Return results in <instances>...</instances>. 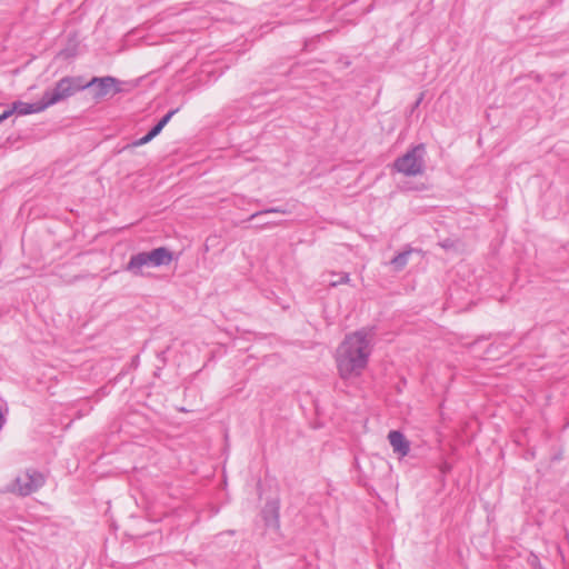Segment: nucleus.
<instances>
[{
  "instance_id": "f257e3e1",
  "label": "nucleus",
  "mask_w": 569,
  "mask_h": 569,
  "mask_svg": "<svg viewBox=\"0 0 569 569\" xmlns=\"http://www.w3.org/2000/svg\"><path fill=\"white\" fill-rule=\"evenodd\" d=\"M373 332L362 328L345 337L337 349L336 362L343 380L358 378L368 365L372 351Z\"/></svg>"
},
{
  "instance_id": "f03ea898",
  "label": "nucleus",
  "mask_w": 569,
  "mask_h": 569,
  "mask_svg": "<svg viewBox=\"0 0 569 569\" xmlns=\"http://www.w3.org/2000/svg\"><path fill=\"white\" fill-rule=\"evenodd\" d=\"M172 252L166 247H159L151 251H142L130 257L124 270L133 276H142L144 268H158L169 266L172 261Z\"/></svg>"
},
{
  "instance_id": "7ed1b4c3",
  "label": "nucleus",
  "mask_w": 569,
  "mask_h": 569,
  "mask_svg": "<svg viewBox=\"0 0 569 569\" xmlns=\"http://www.w3.org/2000/svg\"><path fill=\"white\" fill-rule=\"evenodd\" d=\"M84 90V79L80 76L61 78L52 88L47 89L42 98L48 108L66 101L77 92Z\"/></svg>"
},
{
  "instance_id": "20e7f679",
  "label": "nucleus",
  "mask_w": 569,
  "mask_h": 569,
  "mask_svg": "<svg viewBox=\"0 0 569 569\" xmlns=\"http://www.w3.org/2000/svg\"><path fill=\"white\" fill-rule=\"evenodd\" d=\"M426 147L419 143L410 148L403 156L396 159L393 168L407 177H416L425 171Z\"/></svg>"
},
{
  "instance_id": "39448f33",
  "label": "nucleus",
  "mask_w": 569,
  "mask_h": 569,
  "mask_svg": "<svg viewBox=\"0 0 569 569\" xmlns=\"http://www.w3.org/2000/svg\"><path fill=\"white\" fill-rule=\"evenodd\" d=\"M43 483L44 477L41 472L27 470L16 478L12 491L18 492L21 496H29L41 488Z\"/></svg>"
},
{
  "instance_id": "423d86ee",
  "label": "nucleus",
  "mask_w": 569,
  "mask_h": 569,
  "mask_svg": "<svg viewBox=\"0 0 569 569\" xmlns=\"http://www.w3.org/2000/svg\"><path fill=\"white\" fill-rule=\"evenodd\" d=\"M117 84L118 80L110 76L93 77L89 81L84 80V89L91 88L96 99H102L109 94L120 92V88Z\"/></svg>"
},
{
  "instance_id": "0eeeda50",
  "label": "nucleus",
  "mask_w": 569,
  "mask_h": 569,
  "mask_svg": "<svg viewBox=\"0 0 569 569\" xmlns=\"http://www.w3.org/2000/svg\"><path fill=\"white\" fill-rule=\"evenodd\" d=\"M13 110H16V113L18 116H27L32 113H39L48 109V106L43 98L37 102H23V101H14L13 103Z\"/></svg>"
},
{
  "instance_id": "6e6552de",
  "label": "nucleus",
  "mask_w": 569,
  "mask_h": 569,
  "mask_svg": "<svg viewBox=\"0 0 569 569\" xmlns=\"http://www.w3.org/2000/svg\"><path fill=\"white\" fill-rule=\"evenodd\" d=\"M389 442L396 453L405 457L410 451V443L406 437L398 430H391L388 435Z\"/></svg>"
},
{
  "instance_id": "1a4fd4ad",
  "label": "nucleus",
  "mask_w": 569,
  "mask_h": 569,
  "mask_svg": "<svg viewBox=\"0 0 569 569\" xmlns=\"http://www.w3.org/2000/svg\"><path fill=\"white\" fill-rule=\"evenodd\" d=\"M420 252V250L407 247L403 251L399 252L397 256H395L390 264L392 266L395 271H401L405 269V267L408 264L409 258L412 253Z\"/></svg>"
},
{
  "instance_id": "9d476101",
  "label": "nucleus",
  "mask_w": 569,
  "mask_h": 569,
  "mask_svg": "<svg viewBox=\"0 0 569 569\" xmlns=\"http://www.w3.org/2000/svg\"><path fill=\"white\" fill-rule=\"evenodd\" d=\"M289 211L284 207L268 208V209L260 210V211H257V212L252 213L248 218V221H253V220H257L259 218H262V217L271 214V213H282V214H286Z\"/></svg>"
},
{
  "instance_id": "9b49d317",
  "label": "nucleus",
  "mask_w": 569,
  "mask_h": 569,
  "mask_svg": "<svg viewBox=\"0 0 569 569\" xmlns=\"http://www.w3.org/2000/svg\"><path fill=\"white\" fill-rule=\"evenodd\" d=\"M331 276L332 277H338L336 279H332V280L328 281L329 286H331V287H336V286H338L340 283H347L349 281V274L348 273H342V274L332 273Z\"/></svg>"
},
{
  "instance_id": "f8f14e48",
  "label": "nucleus",
  "mask_w": 569,
  "mask_h": 569,
  "mask_svg": "<svg viewBox=\"0 0 569 569\" xmlns=\"http://www.w3.org/2000/svg\"><path fill=\"white\" fill-rule=\"evenodd\" d=\"M179 111V108L177 109H173V110H170L168 113H166L159 121L158 123L164 128L166 124L171 120V118Z\"/></svg>"
},
{
  "instance_id": "ddd939ff",
  "label": "nucleus",
  "mask_w": 569,
  "mask_h": 569,
  "mask_svg": "<svg viewBox=\"0 0 569 569\" xmlns=\"http://www.w3.org/2000/svg\"><path fill=\"white\" fill-rule=\"evenodd\" d=\"M153 138L152 137H149V133H147L146 136H143L142 138L140 139H137L134 140L131 144L128 146V148H136V147H140V146H143L148 142H150Z\"/></svg>"
},
{
  "instance_id": "4468645a",
  "label": "nucleus",
  "mask_w": 569,
  "mask_h": 569,
  "mask_svg": "<svg viewBox=\"0 0 569 569\" xmlns=\"http://www.w3.org/2000/svg\"><path fill=\"white\" fill-rule=\"evenodd\" d=\"M278 224H279L278 221L264 219V221L259 222L257 224V227H259V228H269V227H274V226H278Z\"/></svg>"
},
{
  "instance_id": "2eb2a0df",
  "label": "nucleus",
  "mask_w": 569,
  "mask_h": 569,
  "mask_svg": "<svg viewBox=\"0 0 569 569\" xmlns=\"http://www.w3.org/2000/svg\"><path fill=\"white\" fill-rule=\"evenodd\" d=\"M16 113V110H13V106L8 109V110H4L1 114H0V124L6 120L8 119L11 114Z\"/></svg>"
},
{
  "instance_id": "dca6fc26",
  "label": "nucleus",
  "mask_w": 569,
  "mask_h": 569,
  "mask_svg": "<svg viewBox=\"0 0 569 569\" xmlns=\"http://www.w3.org/2000/svg\"><path fill=\"white\" fill-rule=\"evenodd\" d=\"M162 129H163V128H162L159 123H157V124H156V126H153V127L151 128V130L148 132V133H149V137H152V138L157 137V136L162 131Z\"/></svg>"
},
{
  "instance_id": "f3484780",
  "label": "nucleus",
  "mask_w": 569,
  "mask_h": 569,
  "mask_svg": "<svg viewBox=\"0 0 569 569\" xmlns=\"http://www.w3.org/2000/svg\"><path fill=\"white\" fill-rule=\"evenodd\" d=\"M271 511L273 512L272 520L277 523L278 522L277 507L272 505L271 506Z\"/></svg>"
}]
</instances>
